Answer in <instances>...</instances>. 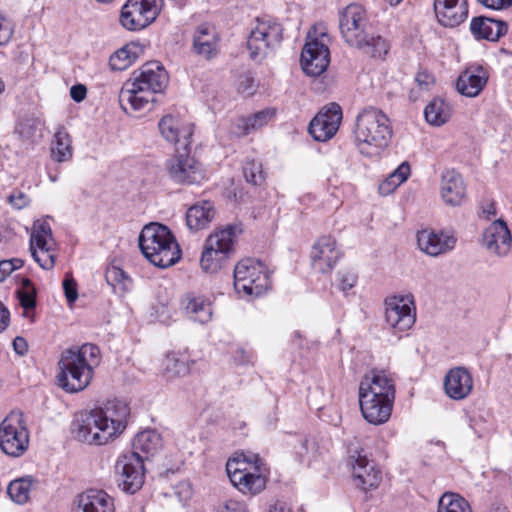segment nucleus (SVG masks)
<instances>
[{
	"instance_id": "obj_35",
	"label": "nucleus",
	"mask_w": 512,
	"mask_h": 512,
	"mask_svg": "<svg viewBox=\"0 0 512 512\" xmlns=\"http://www.w3.org/2000/svg\"><path fill=\"white\" fill-rule=\"evenodd\" d=\"M359 405L362 416L368 423L382 425L390 419L394 401L375 400L359 402Z\"/></svg>"
},
{
	"instance_id": "obj_28",
	"label": "nucleus",
	"mask_w": 512,
	"mask_h": 512,
	"mask_svg": "<svg viewBox=\"0 0 512 512\" xmlns=\"http://www.w3.org/2000/svg\"><path fill=\"white\" fill-rule=\"evenodd\" d=\"M213 300L210 296L195 292L187 293L182 306L186 316L197 323L206 324L211 321L213 316Z\"/></svg>"
},
{
	"instance_id": "obj_32",
	"label": "nucleus",
	"mask_w": 512,
	"mask_h": 512,
	"mask_svg": "<svg viewBox=\"0 0 512 512\" xmlns=\"http://www.w3.org/2000/svg\"><path fill=\"white\" fill-rule=\"evenodd\" d=\"M470 30L476 39L497 41L507 32V24L488 17H477L472 19Z\"/></svg>"
},
{
	"instance_id": "obj_42",
	"label": "nucleus",
	"mask_w": 512,
	"mask_h": 512,
	"mask_svg": "<svg viewBox=\"0 0 512 512\" xmlns=\"http://www.w3.org/2000/svg\"><path fill=\"white\" fill-rule=\"evenodd\" d=\"M105 278L117 294L123 295L132 288V279L118 266L109 265L105 272Z\"/></svg>"
},
{
	"instance_id": "obj_22",
	"label": "nucleus",
	"mask_w": 512,
	"mask_h": 512,
	"mask_svg": "<svg viewBox=\"0 0 512 512\" xmlns=\"http://www.w3.org/2000/svg\"><path fill=\"white\" fill-rule=\"evenodd\" d=\"M129 81L156 95L162 93L168 84V74L157 61L147 62L133 72Z\"/></svg>"
},
{
	"instance_id": "obj_37",
	"label": "nucleus",
	"mask_w": 512,
	"mask_h": 512,
	"mask_svg": "<svg viewBox=\"0 0 512 512\" xmlns=\"http://www.w3.org/2000/svg\"><path fill=\"white\" fill-rule=\"evenodd\" d=\"M217 46V36L214 27L207 24L198 26L193 38L194 51L206 58H209Z\"/></svg>"
},
{
	"instance_id": "obj_48",
	"label": "nucleus",
	"mask_w": 512,
	"mask_h": 512,
	"mask_svg": "<svg viewBox=\"0 0 512 512\" xmlns=\"http://www.w3.org/2000/svg\"><path fill=\"white\" fill-rule=\"evenodd\" d=\"M358 281V275L351 269H342L337 273L336 276V287L348 295L349 292L356 286Z\"/></svg>"
},
{
	"instance_id": "obj_45",
	"label": "nucleus",
	"mask_w": 512,
	"mask_h": 512,
	"mask_svg": "<svg viewBox=\"0 0 512 512\" xmlns=\"http://www.w3.org/2000/svg\"><path fill=\"white\" fill-rule=\"evenodd\" d=\"M136 58L135 47L126 45L111 55L109 65L112 70L123 71L130 67L135 62Z\"/></svg>"
},
{
	"instance_id": "obj_49",
	"label": "nucleus",
	"mask_w": 512,
	"mask_h": 512,
	"mask_svg": "<svg viewBox=\"0 0 512 512\" xmlns=\"http://www.w3.org/2000/svg\"><path fill=\"white\" fill-rule=\"evenodd\" d=\"M315 451V443L307 439L300 440L299 445L295 447L298 460L302 463H310L314 457Z\"/></svg>"
},
{
	"instance_id": "obj_10",
	"label": "nucleus",
	"mask_w": 512,
	"mask_h": 512,
	"mask_svg": "<svg viewBox=\"0 0 512 512\" xmlns=\"http://www.w3.org/2000/svg\"><path fill=\"white\" fill-rule=\"evenodd\" d=\"M29 249L34 261L42 269L52 270L55 267L59 255V244L47 219H37L33 222Z\"/></svg>"
},
{
	"instance_id": "obj_29",
	"label": "nucleus",
	"mask_w": 512,
	"mask_h": 512,
	"mask_svg": "<svg viewBox=\"0 0 512 512\" xmlns=\"http://www.w3.org/2000/svg\"><path fill=\"white\" fill-rule=\"evenodd\" d=\"M119 101L125 111H145L151 108L155 95L128 80L120 91Z\"/></svg>"
},
{
	"instance_id": "obj_41",
	"label": "nucleus",
	"mask_w": 512,
	"mask_h": 512,
	"mask_svg": "<svg viewBox=\"0 0 512 512\" xmlns=\"http://www.w3.org/2000/svg\"><path fill=\"white\" fill-rule=\"evenodd\" d=\"M51 155L57 162H65L72 158L71 138L64 128H59L55 132Z\"/></svg>"
},
{
	"instance_id": "obj_57",
	"label": "nucleus",
	"mask_w": 512,
	"mask_h": 512,
	"mask_svg": "<svg viewBox=\"0 0 512 512\" xmlns=\"http://www.w3.org/2000/svg\"><path fill=\"white\" fill-rule=\"evenodd\" d=\"M13 34L10 21L0 14V45L8 43Z\"/></svg>"
},
{
	"instance_id": "obj_12",
	"label": "nucleus",
	"mask_w": 512,
	"mask_h": 512,
	"mask_svg": "<svg viewBox=\"0 0 512 512\" xmlns=\"http://www.w3.org/2000/svg\"><path fill=\"white\" fill-rule=\"evenodd\" d=\"M316 27L309 31L307 41L301 53V66L303 71L312 77L321 75L330 63L328 49V35L321 31L316 35Z\"/></svg>"
},
{
	"instance_id": "obj_1",
	"label": "nucleus",
	"mask_w": 512,
	"mask_h": 512,
	"mask_svg": "<svg viewBox=\"0 0 512 512\" xmlns=\"http://www.w3.org/2000/svg\"><path fill=\"white\" fill-rule=\"evenodd\" d=\"M128 408L121 402H109L102 408L80 411L71 423L73 437L89 445H105L126 428Z\"/></svg>"
},
{
	"instance_id": "obj_54",
	"label": "nucleus",
	"mask_w": 512,
	"mask_h": 512,
	"mask_svg": "<svg viewBox=\"0 0 512 512\" xmlns=\"http://www.w3.org/2000/svg\"><path fill=\"white\" fill-rule=\"evenodd\" d=\"M8 202L16 209L20 210L30 204V198L22 191H13L8 196Z\"/></svg>"
},
{
	"instance_id": "obj_13",
	"label": "nucleus",
	"mask_w": 512,
	"mask_h": 512,
	"mask_svg": "<svg viewBox=\"0 0 512 512\" xmlns=\"http://www.w3.org/2000/svg\"><path fill=\"white\" fill-rule=\"evenodd\" d=\"M161 5L162 0H128L122 7L120 22L131 31L144 29L155 21Z\"/></svg>"
},
{
	"instance_id": "obj_47",
	"label": "nucleus",
	"mask_w": 512,
	"mask_h": 512,
	"mask_svg": "<svg viewBox=\"0 0 512 512\" xmlns=\"http://www.w3.org/2000/svg\"><path fill=\"white\" fill-rule=\"evenodd\" d=\"M243 174L246 181L253 185H261L265 179L262 164L255 160H246L243 166Z\"/></svg>"
},
{
	"instance_id": "obj_3",
	"label": "nucleus",
	"mask_w": 512,
	"mask_h": 512,
	"mask_svg": "<svg viewBox=\"0 0 512 512\" xmlns=\"http://www.w3.org/2000/svg\"><path fill=\"white\" fill-rule=\"evenodd\" d=\"M393 130L389 117L379 108L367 106L356 116L353 141L359 153L374 158L389 146Z\"/></svg>"
},
{
	"instance_id": "obj_6",
	"label": "nucleus",
	"mask_w": 512,
	"mask_h": 512,
	"mask_svg": "<svg viewBox=\"0 0 512 512\" xmlns=\"http://www.w3.org/2000/svg\"><path fill=\"white\" fill-rule=\"evenodd\" d=\"M139 247L143 255L155 266L166 268L181 257V250L172 232L165 225L150 223L142 229Z\"/></svg>"
},
{
	"instance_id": "obj_2",
	"label": "nucleus",
	"mask_w": 512,
	"mask_h": 512,
	"mask_svg": "<svg viewBox=\"0 0 512 512\" xmlns=\"http://www.w3.org/2000/svg\"><path fill=\"white\" fill-rule=\"evenodd\" d=\"M101 361L99 348L90 343L62 351L57 363V385L67 393L84 390L92 381Z\"/></svg>"
},
{
	"instance_id": "obj_17",
	"label": "nucleus",
	"mask_w": 512,
	"mask_h": 512,
	"mask_svg": "<svg viewBox=\"0 0 512 512\" xmlns=\"http://www.w3.org/2000/svg\"><path fill=\"white\" fill-rule=\"evenodd\" d=\"M415 319L412 295H394L385 300V320L395 333L409 330L414 325Z\"/></svg>"
},
{
	"instance_id": "obj_56",
	"label": "nucleus",
	"mask_w": 512,
	"mask_h": 512,
	"mask_svg": "<svg viewBox=\"0 0 512 512\" xmlns=\"http://www.w3.org/2000/svg\"><path fill=\"white\" fill-rule=\"evenodd\" d=\"M233 359L238 365H246L253 363L254 354L251 350H246L244 348H237L233 354Z\"/></svg>"
},
{
	"instance_id": "obj_26",
	"label": "nucleus",
	"mask_w": 512,
	"mask_h": 512,
	"mask_svg": "<svg viewBox=\"0 0 512 512\" xmlns=\"http://www.w3.org/2000/svg\"><path fill=\"white\" fill-rule=\"evenodd\" d=\"M434 11L438 22L445 27H455L468 17L467 0H434Z\"/></svg>"
},
{
	"instance_id": "obj_16",
	"label": "nucleus",
	"mask_w": 512,
	"mask_h": 512,
	"mask_svg": "<svg viewBox=\"0 0 512 512\" xmlns=\"http://www.w3.org/2000/svg\"><path fill=\"white\" fill-rule=\"evenodd\" d=\"M115 471L119 487L134 494L144 483V457L137 453L123 454L116 461Z\"/></svg>"
},
{
	"instance_id": "obj_40",
	"label": "nucleus",
	"mask_w": 512,
	"mask_h": 512,
	"mask_svg": "<svg viewBox=\"0 0 512 512\" xmlns=\"http://www.w3.org/2000/svg\"><path fill=\"white\" fill-rule=\"evenodd\" d=\"M411 175V167L407 161L402 162L386 179L379 185V193L389 195Z\"/></svg>"
},
{
	"instance_id": "obj_7",
	"label": "nucleus",
	"mask_w": 512,
	"mask_h": 512,
	"mask_svg": "<svg viewBox=\"0 0 512 512\" xmlns=\"http://www.w3.org/2000/svg\"><path fill=\"white\" fill-rule=\"evenodd\" d=\"M241 229L237 225H227L215 229L206 239L200 265L208 273L219 271L223 263L234 251V244Z\"/></svg>"
},
{
	"instance_id": "obj_8",
	"label": "nucleus",
	"mask_w": 512,
	"mask_h": 512,
	"mask_svg": "<svg viewBox=\"0 0 512 512\" xmlns=\"http://www.w3.org/2000/svg\"><path fill=\"white\" fill-rule=\"evenodd\" d=\"M271 287L265 263L254 258L239 261L234 269V288L240 297H259Z\"/></svg>"
},
{
	"instance_id": "obj_18",
	"label": "nucleus",
	"mask_w": 512,
	"mask_h": 512,
	"mask_svg": "<svg viewBox=\"0 0 512 512\" xmlns=\"http://www.w3.org/2000/svg\"><path fill=\"white\" fill-rule=\"evenodd\" d=\"M187 151H179L167 160L166 170L172 181L179 184H199L205 179L202 165L189 155Z\"/></svg>"
},
{
	"instance_id": "obj_38",
	"label": "nucleus",
	"mask_w": 512,
	"mask_h": 512,
	"mask_svg": "<svg viewBox=\"0 0 512 512\" xmlns=\"http://www.w3.org/2000/svg\"><path fill=\"white\" fill-rule=\"evenodd\" d=\"M132 447L131 453L153 455L162 447V438L155 430H144L135 436Z\"/></svg>"
},
{
	"instance_id": "obj_20",
	"label": "nucleus",
	"mask_w": 512,
	"mask_h": 512,
	"mask_svg": "<svg viewBox=\"0 0 512 512\" xmlns=\"http://www.w3.org/2000/svg\"><path fill=\"white\" fill-rule=\"evenodd\" d=\"M342 121V109L337 103L323 107L309 124L310 135L319 142L330 140Z\"/></svg>"
},
{
	"instance_id": "obj_30",
	"label": "nucleus",
	"mask_w": 512,
	"mask_h": 512,
	"mask_svg": "<svg viewBox=\"0 0 512 512\" xmlns=\"http://www.w3.org/2000/svg\"><path fill=\"white\" fill-rule=\"evenodd\" d=\"M489 74L482 66H471L463 71L456 82L458 92L467 97H476L485 87Z\"/></svg>"
},
{
	"instance_id": "obj_61",
	"label": "nucleus",
	"mask_w": 512,
	"mask_h": 512,
	"mask_svg": "<svg viewBox=\"0 0 512 512\" xmlns=\"http://www.w3.org/2000/svg\"><path fill=\"white\" fill-rule=\"evenodd\" d=\"M13 348L18 355H24L28 350V345L23 337L18 336L13 340Z\"/></svg>"
},
{
	"instance_id": "obj_55",
	"label": "nucleus",
	"mask_w": 512,
	"mask_h": 512,
	"mask_svg": "<svg viewBox=\"0 0 512 512\" xmlns=\"http://www.w3.org/2000/svg\"><path fill=\"white\" fill-rule=\"evenodd\" d=\"M175 495L177 496L178 500L181 503H186L189 499H191L193 490L188 482H180L178 483L175 488Z\"/></svg>"
},
{
	"instance_id": "obj_62",
	"label": "nucleus",
	"mask_w": 512,
	"mask_h": 512,
	"mask_svg": "<svg viewBox=\"0 0 512 512\" xmlns=\"http://www.w3.org/2000/svg\"><path fill=\"white\" fill-rule=\"evenodd\" d=\"M9 319L10 313L8 309L0 302V332L7 328Z\"/></svg>"
},
{
	"instance_id": "obj_15",
	"label": "nucleus",
	"mask_w": 512,
	"mask_h": 512,
	"mask_svg": "<svg viewBox=\"0 0 512 512\" xmlns=\"http://www.w3.org/2000/svg\"><path fill=\"white\" fill-rule=\"evenodd\" d=\"M353 484L364 492L375 490L382 481V472L364 450L351 452L348 459Z\"/></svg>"
},
{
	"instance_id": "obj_34",
	"label": "nucleus",
	"mask_w": 512,
	"mask_h": 512,
	"mask_svg": "<svg viewBox=\"0 0 512 512\" xmlns=\"http://www.w3.org/2000/svg\"><path fill=\"white\" fill-rule=\"evenodd\" d=\"M276 114L273 108H266L258 111L249 117H239L232 126V133L236 136H245L251 132L267 125Z\"/></svg>"
},
{
	"instance_id": "obj_25",
	"label": "nucleus",
	"mask_w": 512,
	"mask_h": 512,
	"mask_svg": "<svg viewBox=\"0 0 512 512\" xmlns=\"http://www.w3.org/2000/svg\"><path fill=\"white\" fill-rule=\"evenodd\" d=\"M482 242L489 252L499 256L506 255L511 247V235L506 222L495 219L484 230Z\"/></svg>"
},
{
	"instance_id": "obj_53",
	"label": "nucleus",
	"mask_w": 512,
	"mask_h": 512,
	"mask_svg": "<svg viewBox=\"0 0 512 512\" xmlns=\"http://www.w3.org/2000/svg\"><path fill=\"white\" fill-rule=\"evenodd\" d=\"M257 84L250 76H241L238 82V92L245 97L253 95L256 91Z\"/></svg>"
},
{
	"instance_id": "obj_63",
	"label": "nucleus",
	"mask_w": 512,
	"mask_h": 512,
	"mask_svg": "<svg viewBox=\"0 0 512 512\" xmlns=\"http://www.w3.org/2000/svg\"><path fill=\"white\" fill-rule=\"evenodd\" d=\"M497 214L496 206L494 202H488L482 207V216L488 220L495 217Z\"/></svg>"
},
{
	"instance_id": "obj_11",
	"label": "nucleus",
	"mask_w": 512,
	"mask_h": 512,
	"mask_svg": "<svg viewBox=\"0 0 512 512\" xmlns=\"http://www.w3.org/2000/svg\"><path fill=\"white\" fill-rule=\"evenodd\" d=\"M283 29L273 19H257L247 39L250 58L260 60L273 51L282 40Z\"/></svg>"
},
{
	"instance_id": "obj_4",
	"label": "nucleus",
	"mask_w": 512,
	"mask_h": 512,
	"mask_svg": "<svg viewBox=\"0 0 512 512\" xmlns=\"http://www.w3.org/2000/svg\"><path fill=\"white\" fill-rule=\"evenodd\" d=\"M339 28L348 45L362 49L373 57H382L389 50L387 41L371 32L366 11L361 5L350 4L340 12Z\"/></svg>"
},
{
	"instance_id": "obj_58",
	"label": "nucleus",
	"mask_w": 512,
	"mask_h": 512,
	"mask_svg": "<svg viewBox=\"0 0 512 512\" xmlns=\"http://www.w3.org/2000/svg\"><path fill=\"white\" fill-rule=\"evenodd\" d=\"M483 6L493 9L501 10L512 6V0H477Z\"/></svg>"
},
{
	"instance_id": "obj_19",
	"label": "nucleus",
	"mask_w": 512,
	"mask_h": 512,
	"mask_svg": "<svg viewBox=\"0 0 512 512\" xmlns=\"http://www.w3.org/2000/svg\"><path fill=\"white\" fill-rule=\"evenodd\" d=\"M158 128L161 136L176 146V152L190 149L193 135V124L179 115L167 114L163 116Z\"/></svg>"
},
{
	"instance_id": "obj_9",
	"label": "nucleus",
	"mask_w": 512,
	"mask_h": 512,
	"mask_svg": "<svg viewBox=\"0 0 512 512\" xmlns=\"http://www.w3.org/2000/svg\"><path fill=\"white\" fill-rule=\"evenodd\" d=\"M27 419L19 410L11 411L0 423V449L11 457L22 456L29 447Z\"/></svg>"
},
{
	"instance_id": "obj_52",
	"label": "nucleus",
	"mask_w": 512,
	"mask_h": 512,
	"mask_svg": "<svg viewBox=\"0 0 512 512\" xmlns=\"http://www.w3.org/2000/svg\"><path fill=\"white\" fill-rule=\"evenodd\" d=\"M62 285L67 303L72 305L78 298L77 283L71 276L66 275Z\"/></svg>"
},
{
	"instance_id": "obj_44",
	"label": "nucleus",
	"mask_w": 512,
	"mask_h": 512,
	"mask_svg": "<svg viewBox=\"0 0 512 512\" xmlns=\"http://www.w3.org/2000/svg\"><path fill=\"white\" fill-rule=\"evenodd\" d=\"M34 479L31 476H25L10 482L7 492L10 498L18 504H24L29 499L31 487Z\"/></svg>"
},
{
	"instance_id": "obj_46",
	"label": "nucleus",
	"mask_w": 512,
	"mask_h": 512,
	"mask_svg": "<svg viewBox=\"0 0 512 512\" xmlns=\"http://www.w3.org/2000/svg\"><path fill=\"white\" fill-rule=\"evenodd\" d=\"M17 296L25 310L33 309L36 306V289L30 279L22 280L21 287L17 290Z\"/></svg>"
},
{
	"instance_id": "obj_21",
	"label": "nucleus",
	"mask_w": 512,
	"mask_h": 512,
	"mask_svg": "<svg viewBox=\"0 0 512 512\" xmlns=\"http://www.w3.org/2000/svg\"><path fill=\"white\" fill-rule=\"evenodd\" d=\"M341 258L336 240L331 236H322L313 244L310 251L312 268L319 273H330Z\"/></svg>"
},
{
	"instance_id": "obj_51",
	"label": "nucleus",
	"mask_w": 512,
	"mask_h": 512,
	"mask_svg": "<svg viewBox=\"0 0 512 512\" xmlns=\"http://www.w3.org/2000/svg\"><path fill=\"white\" fill-rule=\"evenodd\" d=\"M24 261L20 258L0 261V283L3 282L13 271L20 269Z\"/></svg>"
},
{
	"instance_id": "obj_33",
	"label": "nucleus",
	"mask_w": 512,
	"mask_h": 512,
	"mask_svg": "<svg viewBox=\"0 0 512 512\" xmlns=\"http://www.w3.org/2000/svg\"><path fill=\"white\" fill-rule=\"evenodd\" d=\"M190 363L184 354L167 353L161 364V376L166 382L173 383L188 375Z\"/></svg>"
},
{
	"instance_id": "obj_64",
	"label": "nucleus",
	"mask_w": 512,
	"mask_h": 512,
	"mask_svg": "<svg viewBox=\"0 0 512 512\" xmlns=\"http://www.w3.org/2000/svg\"><path fill=\"white\" fill-rule=\"evenodd\" d=\"M267 512H291V508L284 501H276L269 506Z\"/></svg>"
},
{
	"instance_id": "obj_43",
	"label": "nucleus",
	"mask_w": 512,
	"mask_h": 512,
	"mask_svg": "<svg viewBox=\"0 0 512 512\" xmlns=\"http://www.w3.org/2000/svg\"><path fill=\"white\" fill-rule=\"evenodd\" d=\"M437 512H472V509L461 495L445 492L438 500Z\"/></svg>"
},
{
	"instance_id": "obj_36",
	"label": "nucleus",
	"mask_w": 512,
	"mask_h": 512,
	"mask_svg": "<svg viewBox=\"0 0 512 512\" xmlns=\"http://www.w3.org/2000/svg\"><path fill=\"white\" fill-rule=\"evenodd\" d=\"M215 216L213 203L200 201L191 206L186 213V223L190 230L199 231L208 226Z\"/></svg>"
},
{
	"instance_id": "obj_39",
	"label": "nucleus",
	"mask_w": 512,
	"mask_h": 512,
	"mask_svg": "<svg viewBox=\"0 0 512 512\" xmlns=\"http://www.w3.org/2000/svg\"><path fill=\"white\" fill-rule=\"evenodd\" d=\"M426 121L433 126L445 124L452 115L451 105L441 98H435L425 107Z\"/></svg>"
},
{
	"instance_id": "obj_14",
	"label": "nucleus",
	"mask_w": 512,
	"mask_h": 512,
	"mask_svg": "<svg viewBox=\"0 0 512 512\" xmlns=\"http://www.w3.org/2000/svg\"><path fill=\"white\" fill-rule=\"evenodd\" d=\"M396 386L393 376L384 370H372L360 381L359 402L386 400L395 401Z\"/></svg>"
},
{
	"instance_id": "obj_27",
	"label": "nucleus",
	"mask_w": 512,
	"mask_h": 512,
	"mask_svg": "<svg viewBox=\"0 0 512 512\" xmlns=\"http://www.w3.org/2000/svg\"><path fill=\"white\" fill-rule=\"evenodd\" d=\"M473 378L464 367L450 369L444 379V390L453 400H463L471 393Z\"/></svg>"
},
{
	"instance_id": "obj_60",
	"label": "nucleus",
	"mask_w": 512,
	"mask_h": 512,
	"mask_svg": "<svg viewBox=\"0 0 512 512\" xmlns=\"http://www.w3.org/2000/svg\"><path fill=\"white\" fill-rule=\"evenodd\" d=\"M415 81L421 89H428L434 83V77L428 72H419L415 77Z\"/></svg>"
},
{
	"instance_id": "obj_5",
	"label": "nucleus",
	"mask_w": 512,
	"mask_h": 512,
	"mask_svg": "<svg viewBox=\"0 0 512 512\" xmlns=\"http://www.w3.org/2000/svg\"><path fill=\"white\" fill-rule=\"evenodd\" d=\"M232 485L243 495L255 496L266 488L269 479L267 464L256 454L240 453L226 463Z\"/></svg>"
},
{
	"instance_id": "obj_24",
	"label": "nucleus",
	"mask_w": 512,
	"mask_h": 512,
	"mask_svg": "<svg viewBox=\"0 0 512 512\" xmlns=\"http://www.w3.org/2000/svg\"><path fill=\"white\" fill-rule=\"evenodd\" d=\"M417 243L421 251L430 256L451 251L456 244V238L446 232L423 229L417 233Z\"/></svg>"
},
{
	"instance_id": "obj_59",
	"label": "nucleus",
	"mask_w": 512,
	"mask_h": 512,
	"mask_svg": "<svg viewBox=\"0 0 512 512\" xmlns=\"http://www.w3.org/2000/svg\"><path fill=\"white\" fill-rule=\"evenodd\" d=\"M86 95L87 88L83 84H76L70 88V96L77 103L82 102L86 98Z\"/></svg>"
},
{
	"instance_id": "obj_50",
	"label": "nucleus",
	"mask_w": 512,
	"mask_h": 512,
	"mask_svg": "<svg viewBox=\"0 0 512 512\" xmlns=\"http://www.w3.org/2000/svg\"><path fill=\"white\" fill-rule=\"evenodd\" d=\"M215 512H248L244 502L235 499H224L219 501L215 507Z\"/></svg>"
},
{
	"instance_id": "obj_31",
	"label": "nucleus",
	"mask_w": 512,
	"mask_h": 512,
	"mask_svg": "<svg viewBox=\"0 0 512 512\" xmlns=\"http://www.w3.org/2000/svg\"><path fill=\"white\" fill-rule=\"evenodd\" d=\"M76 512H115L114 501L103 490L89 489L79 495Z\"/></svg>"
},
{
	"instance_id": "obj_23",
	"label": "nucleus",
	"mask_w": 512,
	"mask_h": 512,
	"mask_svg": "<svg viewBox=\"0 0 512 512\" xmlns=\"http://www.w3.org/2000/svg\"><path fill=\"white\" fill-rule=\"evenodd\" d=\"M439 193L446 205H462L466 199L467 189L461 174L453 169L444 171L440 179Z\"/></svg>"
}]
</instances>
